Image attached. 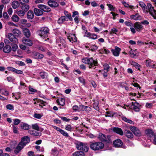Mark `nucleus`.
Returning a JSON list of instances; mask_svg holds the SVG:
<instances>
[{"label": "nucleus", "mask_w": 156, "mask_h": 156, "mask_svg": "<svg viewBox=\"0 0 156 156\" xmlns=\"http://www.w3.org/2000/svg\"><path fill=\"white\" fill-rule=\"evenodd\" d=\"M49 29L47 27H41L37 31V34L41 38L43 39H45V41L47 40L46 38L48 39L47 38L49 34Z\"/></svg>", "instance_id": "nucleus-1"}, {"label": "nucleus", "mask_w": 156, "mask_h": 156, "mask_svg": "<svg viewBox=\"0 0 156 156\" xmlns=\"http://www.w3.org/2000/svg\"><path fill=\"white\" fill-rule=\"evenodd\" d=\"M98 138L100 141L108 143H111L112 140L111 139V136L108 135L106 136L102 133L99 134Z\"/></svg>", "instance_id": "nucleus-2"}, {"label": "nucleus", "mask_w": 156, "mask_h": 156, "mask_svg": "<svg viewBox=\"0 0 156 156\" xmlns=\"http://www.w3.org/2000/svg\"><path fill=\"white\" fill-rule=\"evenodd\" d=\"M104 146V144L99 141L92 143L90 145V148L95 151L101 150L102 149Z\"/></svg>", "instance_id": "nucleus-3"}, {"label": "nucleus", "mask_w": 156, "mask_h": 156, "mask_svg": "<svg viewBox=\"0 0 156 156\" xmlns=\"http://www.w3.org/2000/svg\"><path fill=\"white\" fill-rule=\"evenodd\" d=\"M76 147L79 150L84 151L86 152H87L88 150V147L86 144L82 142H78L76 143Z\"/></svg>", "instance_id": "nucleus-4"}, {"label": "nucleus", "mask_w": 156, "mask_h": 156, "mask_svg": "<svg viewBox=\"0 0 156 156\" xmlns=\"http://www.w3.org/2000/svg\"><path fill=\"white\" fill-rule=\"evenodd\" d=\"M147 9L148 12L154 19H156V10L154 9V7L150 3H147Z\"/></svg>", "instance_id": "nucleus-5"}, {"label": "nucleus", "mask_w": 156, "mask_h": 156, "mask_svg": "<svg viewBox=\"0 0 156 156\" xmlns=\"http://www.w3.org/2000/svg\"><path fill=\"white\" fill-rule=\"evenodd\" d=\"M98 63L97 61L94 60L91 57L89 58L87 64L89 65V68L91 69L97 66Z\"/></svg>", "instance_id": "nucleus-6"}, {"label": "nucleus", "mask_w": 156, "mask_h": 156, "mask_svg": "<svg viewBox=\"0 0 156 156\" xmlns=\"http://www.w3.org/2000/svg\"><path fill=\"white\" fill-rule=\"evenodd\" d=\"M130 129L132 131L134 134L137 136H140L141 133L140 130L136 127L131 126L130 127Z\"/></svg>", "instance_id": "nucleus-7"}, {"label": "nucleus", "mask_w": 156, "mask_h": 156, "mask_svg": "<svg viewBox=\"0 0 156 156\" xmlns=\"http://www.w3.org/2000/svg\"><path fill=\"white\" fill-rule=\"evenodd\" d=\"M67 37L68 39L72 43L77 41V38L75 34L71 33L68 34Z\"/></svg>", "instance_id": "nucleus-8"}, {"label": "nucleus", "mask_w": 156, "mask_h": 156, "mask_svg": "<svg viewBox=\"0 0 156 156\" xmlns=\"http://www.w3.org/2000/svg\"><path fill=\"white\" fill-rule=\"evenodd\" d=\"M37 7L38 8L45 12H48L51 10V9L50 8L44 5L39 4L38 5Z\"/></svg>", "instance_id": "nucleus-9"}, {"label": "nucleus", "mask_w": 156, "mask_h": 156, "mask_svg": "<svg viewBox=\"0 0 156 156\" xmlns=\"http://www.w3.org/2000/svg\"><path fill=\"white\" fill-rule=\"evenodd\" d=\"M30 137L28 136H26L22 137L20 143L23 146H25L28 143L30 142Z\"/></svg>", "instance_id": "nucleus-10"}, {"label": "nucleus", "mask_w": 156, "mask_h": 156, "mask_svg": "<svg viewBox=\"0 0 156 156\" xmlns=\"http://www.w3.org/2000/svg\"><path fill=\"white\" fill-rule=\"evenodd\" d=\"M32 55L34 58L37 59H41L44 57V55L43 54L36 51L33 52Z\"/></svg>", "instance_id": "nucleus-11"}, {"label": "nucleus", "mask_w": 156, "mask_h": 156, "mask_svg": "<svg viewBox=\"0 0 156 156\" xmlns=\"http://www.w3.org/2000/svg\"><path fill=\"white\" fill-rule=\"evenodd\" d=\"M113 144L115 147H120L122 146L123 143L121 140L118 139L113 142Z\"/></svg>", "instance_id": "nucleus-12"}, {"label": "nucleus", "mask_w": 156, "mask_h": 156, "mask_svg": "<svg viewBox=\"0 0 156 156\" xmlns=\"http://www.w3.org/2000/svg\"><path fill=\"white\" fill-rule=\"evenodd\" d=\"M7 37L11 42L13 43H16L17 41V39L16 38L12 33H9Z\"/></svg>", "instance_id": "nucleus-13"}, {"label": "nucleus", "mask_w": 156, "mask_h": 156, "mask_svg": "<svg viewBox=\"0 0 156 156\" xmlns=\"http://www.w3.org/2000/svg\"><path fill=\"white\" fill-rule=\"evenodd\" d=\"M154 62L150 59H148L146 61V65L147 67H150L153 68H156V66L153 64Z\"/></svg>", "instance_id": "nucleus-14"}, {"label": "nucleus", "mask_w": 156, "mask_h": 156, "mask_svg": "<svg viewBox=\"0 0 156 156\" xmlns=\"http://www.w3.org/2000/svg\"><path fill=\"white\" fill-rule=\"evenodd\" d=\"M140 104L136 102L133 103L131 105V108L136 112H139L140 110Z\"/></svg>", "instance_id": "nucleus-15"}, {"label": "nucleus", "mask_w": 156, "mask_h": 156, "mask_svg": "<svg viewBox=\"0 0 156 156\" xmlns=\"http://www.w3.org/2000/svg\"><path fill=\"white\" fill-rule=\"evenodd\" d=\"M48 5L51 7L55 8L58 6V3L54 0H50L48 2Z\"/></svg>", "instance_id": "nucleus-16"}, {"label": "nucleus", "mask_w": 156, "mask_h": 156, "mask_svg": "<svg viewBox=\"0 0 156 156\" xmlns=\"http://www.w3.org/2000/svg\"><path fill=\"white\" fill-rule=\"evenodd\" d=\"M112 131L116 133L121 136H122L123 135V132L122 130L119 128L117 127H114L112 128Z\"/></svg>", "instance_id": "nucleus-17"}, {"label": "nucleus", "mask_w": 156, "mask_h": 156, "mask_svg": "<svg viewBox=\"0 0 156 156\" xmlns=\"http://www.w3.org/2000/svg\"><path fill=\"white\" fill-rule=\"evenodd\" d=\"M120 50V49L118 47H115V49H112L111 51L114 55L116 56H118L119 55Z\"/></svg>", "instance_id": "nucleus-18"}, {"label": "nucleus", "mask_w": 156, "mask_h": 156, "mask_svg": "<svg viewBox=\"0 0 156 156\" xmlns=\"http://www.w3.org/2000/svg\"><path fill=\"white\" fill-rule=\"evenodd\" d=\"M24 146L20 142L15 149L14 152L16 154L18 153L23 148Z\"/></svg>", "instance_id": "nucleus-19"}, {"label": "nucleus", "mask_w": 156, "mask_h": 156, "mask_svg": "<svg viewBox=\"0 0 156 156\" xmlns=\"http://www.w3.org/2000/svg\"><path fill=\"white\" fill-rule=\"evenodd\" d=\"M56 102L58 105L63 106L65 104V100L64 98H59L57 99Z\"/></svg>", "instance_id": "nucleus-20"}, {"label": "nucleus", "mask_w": 156, "mask_h": 156, "mask_svg": "<svg viewBox=\"0 0 156 156\" xmlns=\"http://www.w3.org/2000/svg\"><path fill=\"white\" fill-rule=\"evenodd\" d=\"M22 41L23 44L29 46H31L33 44L32 41L29 39L23 38Z\"/></svg>", "instance_id": "nucleus-21"}, {"label": "nucleus", "mask_w": 156, "mask_h": 156, "mask_svg": "<svg viewBox=\"0 0 156 156\" xmlns=\"http://www.w3.org/2000/svg\"><path fill=\"white\" fill-rule=\"evenodd\" d=\"M12 48L10 46L6 45L4 47L3 49V51L5 53H9L11 51Z\"/></svg>", "instance_id": "nucleus-22"}, {"label": "nucleus", "mask_w": 156, "mask_h": 156, "mask_svg": "<svg viewBox=\"0 0 156 156\" xmlns=\"http://www.w3.org/2000/svg\"><path fill=\"white\" fill-rule=\"evenodd\" d=\"M34 14L37 16H41L43 13V12L41 10L37 8H34Z\"/></svg>", "instance_id": "nucleus-23"}, {"label": "nucleus", "mask_w": 156, "mask_h": 156, "mask_svg": "<svg viewBox=\"0 0 156 156\" xmlns=\"http://www.w3.org/2000/svg\"><path fill=\"white\" fill-rule=\"evenodd\" d=\"M22 5L21 7V9L25 12H27V11L29 10L30 8V7L29 5L27 4H21Z\"/></svg>", "instance_id": "nucleus-24"}, {"label": "nucleus", "mask_w": 156, "mask_h": 156, "mask_svg": "<svg viewBox=\"0 0 156 156\" xmlns=\"http://www.w3.org/2000/svg\"><path fill=\"white\" fill-rule=\"evenodd\" d=\"M20 3L16 1H13L12 3V6L14 9L17 8L20 5Z\"/></svg>", "instance_id": "nucleus-25"}, {"label": "nucleus", "mask_w": 156, "mask_h": 156, "mask_svg": "<svg viewBox=\"0 0 156 156\" xmlns=\"http://www.w3.org/2000/svg\"><path fill=\"white\" fill-rule=\"evenodd\" d=\"M27 18L29 19H32L34 17V15L33 12L31 10L28 11L27 14Z\"/></svg>", "instance_id": "nucleus-26"}, {"label": "nucleus", "mask_w": 156, "mask_h": 156, "mask_svg": "<svg viewBox=\"0 0 156 156\" xmlns=\"http://www.w3.org/2000/svg\"><path fill=\"white\" fill-rule=\"evenodd\" d=\"M130 17L132 19L136 20H140L141 19V16L138 14H136L135 15H131L130 16Z\"/></svg>", "instance_id": "nucleus-27"}, {"label": "nucleus", "mask_w": 156, "mask_h": 156, "mask_svg": "<svg viewBox=\"0 0 156 156\" xmlns=\"http://www.w3.org/2000/svg\"><path fill=\"white\" fill-rule=\"evenodd\" d=\"M24 35L27 38H29L30 35V30L27 28L24 29L23 30Z\"/></svg>", "instance_id": "nucleus-28"}, {"label": "nucleus", "mask_w": 156, "mask_h": 156, "mask_svg": "<svg viewBox=\"0 0 156 156\" xmlns=\"http://www.w3.org/2000/svg\"><path fill=\"white\" fill-rule=\"evenodd\" d=\"M12 33L13 35L15 37H18L21 34V31L17 29H14L13 30Z\"/></svg>", "instance_id": "nucleus-29"}, {"label": "nucleus", "mask_w": 156, "mask_h": 156, "mask_svg": "<svg viewBox=\"0 0 156 156\" xmlns=\"http://www.w3.org/2000/svg\"><path fill=\"white\" fill-rule=\"evenodd\" d=\"M145 133L147 136L151 137L153 136L154 133L152 130L147 129L145 130Z\"/></svg>", "instance_id": "nucleus-30"}, {"label": "nucleus", "mask_w": 156, "mask_h": 156, "mask_svg": "<svg viewBox=\"0 0 156 156\" xmlns=\"http://www.w3.org/2000/svg\"><path fill=\"white\" fill-rule=\"evenodd\" d=\"M134 27L137 31H140L142 29L143 26L139 23H136L135 24Z\"/></svg>", "instance_id": "nucleus-31"}, {"label": "nucleus", "mask_w": 156, "mask_h": 156, "mask_svg": "<svg viewBox=\"0 0 156 156\" xmlns=\"http://www.w3.org/2000/svg\"><path fill=\"white\" fill-rule=\"evenodd\" d=\"M73 156H84V153L81 151H77L74 153L73 154Z\"/></svg>", "instance_id": "nucleus-32"}, {"label": "nucleus", "mask_w": 156, "mask_h": 156, "mask_svg": "<svg viewBox=\"0 0 156 156\" xmlns=\"http://www.w3.org/2000/svg\"><path fill=\"white\" fill-rule=\"evenodd\" d=\"M126 135L128 138H132L133 137V135L130 131L126 130Z\"/></svg>", "instance_id": "nucleus-33"}, {"label": "nucleus", "mask_w": 156, "mask_h": 156, "mask_svg": "<svg viewBox=\"0 0 156 156\" xmlns=\"http://www.w3.org/2000/svg\"><path fill=\"white\" fill-rule=\"evenodd\" d=\"M118 31V30L117 29L114 27H113L111 29V31L109 32V34L111 35L115 34L116 35H118V34L117 33Z\"/></svg>", "instance_id": "nucleus-34"}, {"label": "nucleus", "mask_w": 156, "mask_h": 156, "mask_svg": "<svg viewBox=\"0 0 156 156\" xmlns=\"http://www.w3.org/2000/svg\"><path fill=\"white\" fill-rule=\"evenodd\" d=\"M11 19L13 21L15 22H18L20 19L19 17L16 14H14L12 16Z\"/></svg>", "instance_id": "nucleus-35"}, {"label": "nucleus", "mask_w": 156, "mask_h": 156, "mask_svg": "<svg viewBox=\"0 0 156 156\" xmlns=\"http://www.w3.org/2000/svg\"><path fill=\"white\" fill-rule=\"evenodd\" d=\"M65 21H68V20H66V16H62L58 20V23L59 24H61Z\"/></svg>", "instance_id": "nucleus-36"}, {"label": "nucleus", "mask_w": 156, "mask_h": 156, "mask_svg": "<svg viewBox=\"0 0 156 156\" xmlns=\"http://www.w3.org/2000/svg\"><path fill=\"white\" fill-rule=\"evenodd\" d=\"M98 48V46L95 44L93 45H90V48L88 49L92 51H94L97 50Z\"/></svg>", "instance_id": "nucleus-37"}, {"label": "nucleus", "mask_w": 156, "mask_h": 156, "mask_svg": "<svg viewBox=\"0 0 156 156\" xmlns=\"http://www.w3.org/2000/svg\"><path fill=\"white\" fill-rule=\"evenodd\" d=\"M131 64L132 65L135 66L137 69L140 70V66L138 63L132 61L131 62Z\"/></svg>", "instance_id": "nucleus-38"}, {"label": "nucleus", "mask_w": 156, "mask_h": 156, "mask_svg": "<svg viewBox=\"0 0 156 156\" xmlns=\"http://www.w3.org/2000/svg\"><path fill=\"white\" fill-rule=\"evenodd\" d=\"M0 93L4 95L7 96L9 95V92L5 89H0Z\"/></svg>", "instance_id": "nucleus-39"}, {"label": "nucleus", "mask_w": 156, "mask_h": 156, "mask_svg": "<svg viewBox=\"0 0 156 156\" xmlns=\"http://www.w3.org/2000/svg\"><path fill=\"white\" fill-rule=\"evenodd\" d=\"M122 119L124 121L126 122H127L130 124H133L134 123L133 122L132 120L127 118L123 116V117H122Z\"/></svg>", "instance_id": "nucleus-40"}, {"label": "nucleus", "mask_w": 156, "mask_h": 156, "mask_svg": "<svg viewBox=\"0 0 156 156\" xmlns=\"http://www.w3.org/2000/svg\"><path fill=\"white\" fill-rule=\"evenodd\" d=\"M64 13L65 15L69 19L70 21H72L73 20L71 14L69 13L67 11H65Z\"/></svg>", "instance_id": "nucleus-41"}, {"label": "nucleus", "mask_w": 156, "mask_h": 156, "mask_svg": "<svg viewBox=\"0 0 156 156\" xmlns=\"http://www.w3.org/2000/svg\"><path fill=\"white\" fill-rule=\"evenodd\" d=\"M25 12L23 10H22L17 11L16 13L19 16H23L25 14Z\"/></svg>", "instance_id": "nucleus-42"}, {"label": "nucleus", "mask_w": 156, "mask_h": 156, "mask_svg": "<svg viewBox=\"0 0 156 156\" xmlns=\"http://www.w3.org/2000/svg\"><path fill=\"white\" fill-rule=\"evenodd\" d=\"M123 4L125 7L129 8L131 9H135V7H134L133 5H129V4L125 2H124L123 3Z\"/></svg>", "instance_id": "nucleus-43"}, {"label": "nucleus", "mask_w": 156, "mask_h": 156, "mask_svg": "<svg viewBox=\"0 0 156 156\" xmlns=\"http://www.w3.org/2000/svg\"><path fill=\"white\" fill-rule=\"evenodd\" d=\"M38 49L43 52H45L48 50L46 48H44L41 45H39L37 46Z\"/></svg>", "instance_id": "nucleus-44"}, {"label": "nucleus", "mask_w": 156, "mask_h": 156, "mask_svg": "<svg viewBox=\"0 0 156 156\" xmlns=\"http://www.w3.org/2000/svg\"><path fill=\"white\" fill-rule=\"evenodd\" d=\"M94 108L97 111H99V108L98 106L99 105V102L98 101L95 102L94 104Z\"/></svg>", "instance_id": "nucleus-45"}, {"label": "nucleus", "mask_w": 156, "mask_h": 156, "mask_svg": "<svg viewBox=\"0 0 156 156\" xmlns=\"http://www.w3.org/2000/svg\"><path fill=\"white\" fill-rule=\"evenodd\" d=\"M37 102L39 103V105L42 107V106L45 105L46 102L41 100H38L37 101Z\"/></svg>", "instance_id": "nucleus-46"}, {"label": "nucleus", "mask_w": 156, "mask_h": 156, "mask_svg": "<svg viewBox=\"0 0 156 156\" xmlns=\"http://www.w3.org/2000/svg\"><path fill=\"white\" fill-rule=\"evenodd\" d=\"M59 152L56 149H54L52 150V154L54 156H57Z\"/></svg>", "instance_id": "nucleus-47"}, {"label": "nucleus", "mask_w": 156, "mask_h": 156, "mask_svg": "<svg viewBox=\"0 0 156 156\" xmlns=\"http://www.w3.org/2000/svg\"><path fill=\"white\" fill-rule=\"evenodd\" d=\"M22 128L24 130H27L29 128V126L28 124L24 123L21 126Z\"/></svg>", "instance_id": "nucleus-48"}, {"label": "nucleus", "mask_w": 156, "mask_h": 156, "mask_svg": "<svg viewBox=\"0 0 156 156\" xmlns=\"http://www.w3.org/2000/svg\"><path fill=\"white\" fill-rule=\"evenodd\" d=\"M37 91V90L36 89H35L31 87H29V93L30 94H33L34 93L36 92Z\"/></svg>", "instance_id": "nucleus-49"}, {"label": "nucleus", "mask_w": 156, "mask_h": 156, "mask_svg": "<svg viewBox=\"0 0 156 156\" xmlns=\"http://www.w3.org/2000/svg\"><path fill=\"white\" fill-rule=\"evenodd\" d=\"M6 108L10 110H13L14 109V107L13 105L11 104H8L6 105Z\"/></svg>", "instance_id": "nucleus-50"}, {"label": "nucleus", "mask_w": 156, "mask_h": 156, "mask_svg": "<svg viewBox=\"0 0 156 156\" xmlns=\"http://www.w3.org/2000/svg\"><path fill=\"white\" fill-rule=\"evenodd\" d=\"M41 76L42 78H45L47 76V74L44 72H41L40 73Z\"/></svg>", "instance_id": "nucleus-51"}, {"label": "nucleus", "mask_w": 156, "mask_h": 156, "mask_svg": "<svg viewBox=\"0 0 156 156\" xmlns=\"http://www.w3.org/2000/svg\"><path fill=\"white\" fill-rule=\"evenodd\" d=\"M59 132L64 136L66 137L69 136V135L68 133L63 130L61 129Z\"/></svg>", "instance_id": "nucleus-52"}, {"label": "nucleus", "mask_w": 156, "mask_h": 156, "mask_svg": "<svg viewBox=\"0 0 156 156\" xmlns=\"http://www.w3.org/2000/svg\"><path fill=\"white\" fill-rule=\"evenodd\" d=\"M42 116V115H41L40 114L38 113H35L34 114V117L37 119H40Z\"/></svg>", "instance_id": "nucleus-53"}, {"label": "nucleus", "mask_w": 156, "mask_h": 156, "mask_svg": "<svg viewBox=\"0 0 156 156\" xmlns=\"http://www.w3.org/2000/svg\"><path fill=\"white\" fill-rule=\"evenodd\" d=\"M89 58V57L84 58L82 59V61L83 63L85 64H87Z\"/></svg>", "instance_id": "nucleus-54"}, {"label": "nucleus", "mask_w": 156, "mask_h": 156, "mask_svg": "<svg viewBox=\"0 0 156 156\" xmlns=\"http://www.w3.org/2000/svg\"><path fill=\"white\" fill-rule=\"evenodd\" d=\"M32 126L33 129L37 130H39V126L37 124H33Z\"/></svg>", "instance_id": "nucleus-55"}, {"label": "nucleus", "mask_w": 156, "mask_h": 156, "mask_svg": "<svg viewBox=\"0 0 156 156\" xmlns=\"http://www.w3.org/2000/svg\"><path fill=\"white\" fill-rule=\"evenodd\" d=\"M12 46L13 51H16L18 48L17 45L16 44H12Z\"/></svg>", "instance_id": "nucleus-56"}, {"label": "nucleus", "mask_w": 156, "mask_h": 156, "mask_svg": "<svg viewBox=\"0 0 156 156\" xmlns=\"http://www.w3.org/2000/svg\"><path fill=\"white\" fill-rule=\"evenodd\" d=\"M80 82L82 83L83 85L85 84V80L83 78V77H79L78 78Z\"/></svg>", "instance_id": "nucleus-57"}, {"label": "nucleus", "mask_w": 156, "mask_h": 156, "mask_svg": "<svg viewBox=\"0 0 156 156\" xmlns=\"http://www.w3.org/2000/svg\"><path fill=\"white\" fill-rule=\"evenodd\" d=\"M15 63L20 66H24L25 64L22 61H16Z\"/></svg>", "instance_id": "nucleus-58"}, {"label": "nucleus", "mask_w": 156, "mask_h": 156, "mask_svg": "<svg viewBox=\"0 0 156 156\" xmlns=\"http://www.w3.org/2000/svg\"><path fill=\"white\" fill-rule=\"evenodd\" d=\"M107 6H108V7L109 9V10L111 11H114L115 8L113 7V6L110 4H107Z\"/></svg>", "instance_id": "nucleus-59"}, {"label": "nucleus", "mask_w": 156, "mask_h": 156, "mask_svg": "<svg viewBox=\"0 0 156 156\" xmlns=\"http://www.w3.org/2000/svg\"><path fill=\"white\" fill-rule=\"evenodd\" d=\"M14 72L18 74H21L23 73V72L22 70H18L15 68Z\"/></svg>", "instance_id": "nucleus-60"}, {"label": "nucleus", "mask_w": 156, "mask_h": 156, "mask_svg": "<svg viewBox=\"0 0 156 156\" xmlns=\"http://www.w3.org/2000/svg\"><path fill=\"white\" fill-rule=\"evenodd\" d=\"M65 129L70 131H71L72 130L71 126L70 125H68L66 126L65 127Z\"/></svg>", "instance_id": "nucleus-61"}, {"label": "nucleus", "mask_w": 156, "mask_h": 156, "mask_svg": "<svg viewBox=\"0 0 156 156\" xmlns=\"http://www.w3.org/2000/svg\"><path fill=\"white\" fill-rule=\"evenodd\" d=\"M97 38V36L96 34H91L89 38L94 40L96 39Z\"/></svg>", "instance_id": "nucleus-62"}, {"label": "nucleus", "mask_w": 156, "mask_h": 156, "mask_svg": "<svg viewBox=\"0 0 156 156\" xmlns=\"http://www.w3.org/2000/svg\"><path fill=\"white\" fill-rule=\"evenodd\" d=\"M7 79L9 82H12L14 81L15 79L12 76H9L7 78Z\"/></svg>", "instance_id": "nucleus-63"}, {"label": "nucleus", "mask_w": 156, "mask_h": 156, "mask_svg": "<svg viewBox=\"0 0 156 156\" xmlns=\"http://www.w3.org/2000/svg\"><path fill=\"white\" fill-rule=\"evenodd\" d=\"M129 54L130 56L133 58H134L136 56V54L132 50L129 51Z\"/></svg>", "instance_id": "nucleus-64"}]
</instances>
